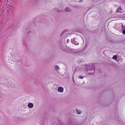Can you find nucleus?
<instances>
[{
    "label": "nucleus",
    "mask_w": 125,
    "mask_h": 125,
    "mask_svg": "<svg viewBox=\"0 0 125 125\" xmlns=\"http://www.w3.org/2000/svg\"><path fill=\"white\" fill-rule=\"evenodd\" d=\"M54 68L57 71L60 68L59 66L57 65H55L54 66Z\"/></svg>",
    "instance_id": "obj_7"
},
{
    "label": "nucleus",
    "mask_w": 125,
    "mask_h": 125,
    "mask_svg": "<svg viewBox=\"0 0 125 125\" xmlns=\"http://www.w3.org/2000/svg\"><path fill=\"white\" fill-rule=\"evenodd\" d=\"M75 38H73L72 39L71 42L73 43L75 45H78L79 44V43L75 41Z\"/></svg>",
    "instance_id": "obj_2"
},
{
    "label": "nucleus",
    "mask_w": 125,
    "mask_h": 125,
    "mask_svg": "<svg viewBox=\"0 0 125 125\" xmlns=\"http://www.w3.org/2000/svg\"><path fill=\"white\" fill-rule=\"evenodd\" d=\"M68 31V30L67 29H65L61 33V35H62L63 34L65 33V32H67Z\"/></svg>",
    "instance_id": "obj_9"
},
{
    "label": "nucleus",
    "mask_w": 125,
    "mask_h": 125,
    "mask_svg": "<svg viewBox=\"0 0 125 125\" xmlns=\"http://www.w3.org/2000/svg\"><path fill=\"white\" fill-rule=\"evenodd\" d=\"M64 90L63 88L62 87H59L58 88V91L60 93H62L63 92Z\"/></svg>",
    "instance_id": "obj_3"
},
{
    "label": "nucleus",
    "mask_w": 125,
    "mask_h": 125,
    "mask_svg": "<svg viewBox=\"0 0 125 125\" xmlns=\"http://www.w3.org/2000/svg\"><path fill=\"white\" fill-rule=\"evenodd\" d=\"M83 0H78V2H82L83 1Z\"/></svg>",
    "instance_id": "obj_15"
},
{
    "label": "nucleus",
    "mask_w": 125,
    "mask_h": 125,
    "mask_svg": "<svg viewBox=\"0 0 125 125\" xmlns=\"http://www.w3.org/2000/svg\"><path fill=\"white\" fill-rule=\"evenodd\" d=\"M122 33L123 34H125V30H124L123 31Z\"/></svg>",
    "instance_id": "obj_13"
},
{
    "label": "nucleus",
    "mask_w": 125,
    "mask_h": 125,
    "mask_svg": "<svg viewBox=\"0 0 125 125\" xmlns=\"http://www.w3.org/2000/svg\"><path fill=\"white\" fill-rule=\"evenodd\" d=\"M64 10L66 11L70 12L71 11V9L69 7H67L65 8Z\"/></svg>",
    "instance_id": "obj_5"
},
{
    "label": "nucleus",
    "mask_w": 125,
    "mask_h": 125,
    "mask_svg": "<svg viewBox=\"0 0 125 125\" xmlns=\"http://www.w3.org/2000/svg\"><path fill=\"white\" fill-rule=\"evenodd\" d=\"M117 11L118 12H122V10L121 9V7H120L119 9L117 10Z\"/></svg>",
    "instance_id": "obj_8"
},
{
    "label": "nucleus",
    "mask_w": 125,
    "mask_h": 125,
    "mask_svg": "<svg viewBox=\"0 0 125 125\" xmlns=\"http://www.w3.org/2000/svg\"><path fill=\"white\" fill-rule=\"evenodd\" d=\"M28 106L29 108H31L33 107L34 105L33 103H30L28 104Z\"/></svg>",
    "instance_id": "obj_4"
},
{
    "label": "nucleus",
    "mask_w": 125,
    "mask_h": 125,
    "mask_svg": "<svg viewBox=\"0 0 125 125\" xmlns=\"http://www.w3.org/2000/svg\"><path fill=\"white\" fill-rule=\"evenodd\" d=\"M113 58L114 59L116 60L117 59V56L115 55H114Z\"/></svg>",
    "instance_id": "obj_10"
},
{
    "label": "nucleus",
    "mask_w": 125,
    "mask_h": 125,
    "mask_svg": "<svg viewBox=\"0 0 125 125\" xmlns=\"http://www.w3.org/2000/svg\"><path fill=\"white\" fill-rule=\"evenodd\" d=\"M61 11H62L61 10H58L57 11V12L58 13L60 12H61Z\"/></svg>",
    "instance_id": "obj_14"
},
{
    "label": "nucleus",
    "mask_w": 125,
    "mask_h": 125,
    "mask_svg": "<svg viewBox=\"0 0 125 125\" xmlns=\"http://www.w3.org/2000/svg\"><path fill=\"white\" fill-rule=\"evenodd\" d=\"M76 110L77 114H81L82 113V111L81 110L76 109Z\"/></svg>",
    "instance_id": "obj_6"
},
{
    "label": "nucleus",
    "mask_w": 125,
    "mask_h": 125,
    "mask_svg": "<svg viewBox=\"0 0 125 125\" xmlns=\"http://www.w3.org/2000/svg\"><path fill=\"white\" fill-rule=\"evenodd\" d=\"M83 77L81 76H80L79 77V78H80V79H83Z\"/></svg>",
    "instance_id": "obj_11"
},
{
    "label": "nucleus",
    "mask_w": 125,
    "mask_h": 125,
    "mask_svg": "<svg viewBox=\"0 0 125 125\" xmlns=\"http://www.w3.org/2000/svg\"><path fill=\"white\" fill-rule=\"evenodd\" d=\"M85 67V70L84 72H88V71H94V66L93 64H90L86 65L85 66H84Z\"/></svg>",
    "instance_id": "obj_1"
},
{
    "label": "nucleus",
    "mask_w": 125,
    "mask_h": 125,
    "mask_svg": "<svg viewBox=\"0 0 125 125\" xmlns=\"http://www.w3.org/2000/svg\"><path fill=\"white\" fill-rule=\"evenodd\" d=\"M122 28L123 29H125V26H124L123 25V24H122Z\"/></svg>",
    "instance_id": "obj_12"
},
{
    "label": "nucleus",
    "mask_w": 125,
    "mask_h": 125,
    "mask_svg": "<svg viewBox=\"0 0 125 125\" xmlns=\"http://www.w3.org/2000/svg\"><path fill=\"white\" fill-rule=\"evenodd\" d=\"M69 41V39H68L67 40V41L68 42Z\"/></svg>",
    "instance_id": "obj_16"
}]
</instances>
